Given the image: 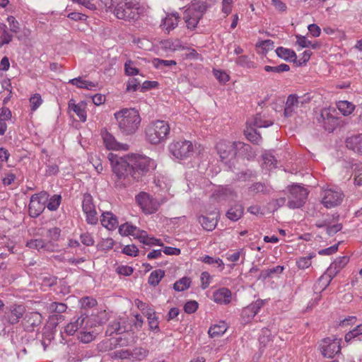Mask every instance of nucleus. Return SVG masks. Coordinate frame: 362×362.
<instances>
[{"mask_svg":"<svg viewBox=\"0 0 362 362\" xmlns=\"http://www.w3.org/2000/svg\"><path fill=\"white\" fill-rule=\"evenodd\" d=\"M251 148L250 145L242 141L221 140L216 145L221 160L228 165L233 164L238 156L250 151Z\"/></svg>","mask_w":362,"mask_h":362,"instance_id":"f257e3e1","label":"nucleus"},{"mask_svg":"<svg viewBox=\"0 0 362 362\" xmlns=\"http://www.w3.org/2000/svg\"><path fill=\"white\" fill-rule=\"evenodd\" d=\"M120 132L124 135L134 134L141 124V117L134 108H123L114 114Z\"/></svg>","mask_w":362,"mask_h":362,"instance_id":"f03ea898","label":"nucleus"},{"mask_svg":"<svg viewBox=\"0 0 362 362\" xmlns=\"http://www.w3.org/2000/svg\"><path fill=\"white\" fill-rule=\"evenodd\" d=\"M129 160L132 166V178L134 180L141 178L156 168V161L144 155L132 154L129 156Z\"/></svg>","mask_w":362,"mask_h":362,"instance_id":"7ed1b4c3","label":"nucleus"},{"mask_svg":"<svg viewBox=\"0 0 362 362\" xmlns=\"http://www.w3.org/2000/svg\"><path fill=\"white\" fill-rule=\"evenodd\" d=\"M170 129V126L165 121L152 122L145 129L146 140L151 144H159L167 139Z\"/></svg>","mask_w":362,"mask_h":362,"instance_id":"20e7f679","label":"nucleus"},{"mask_svg":"<svg viewBox=\"0 0 362 362\" xmlns=\"http://www.w3.org/2000/svg\"><path fill=\"white\" fill-rule=\"evenodd\" d=\"M119 233L122 236H133L138 239L141 243L146 245H158L162 246L163 244L160 239L149 236L146 231L140 230L130 223H125L119 227Z\"/></svg>","mask_w":362,"mask_h":362,"instance_id":"39448f33","label":"nucleus"},{"mask_svg":"<svg viewBox=\"0 0 362 362\" xmlns=\"http://www.w3.org/2000/svg\"><path fill=\"white\" fill-rule=\"evenodd\" d=\"M112 165V171L119 180L132 178V166L129 156L125 157L118 156L117 154L110 153L107 156Z\"/></svg>","mask_w":362,"mask_h":362,"instance_id":"423d86ee","label":"nucleus"},{"mask_svg":"<svg viewBox=\"0 0 362 362\" xmlns=\"http://www.w3.org/2000/svg\"><path fill=\"white\" fill-rule=\"evenodd\" d=\"M308 194V189L300 185L288 186L287 206L291 209L301 208L305 204Z\"/></svg>","mask_w":362,"mask_h":362,"instance_id":"0eeeda50","label":"nucleus"},{"mask_svg":"<svg viewBox=\"0 0 362 362\" xmlns=\"http://www.w3.org/2000/svg\"><path fill=\"white\" fill-rule=\"evenodd\" d=\"M141 11L139 4L132 1H121L115 7L114 13L119 19L131 21L139 19Z\"/></svg>","mask_w":362,"mask_h":362,"instance_id":"6e6552de","label":"nucleus"},{"mask_svg":"<svg viewBox=\"0 0 362 362\" xmlns=\"http://www.w3.org/2000/svg\"><path fill=\"white\" fill-rule=\"evenodd\" d=\"M170 153L177 160L190 158L194 153V145L190 141H173L168 146Z\"/></svg>","mask_w":362,"mask_h":362,"instance_id":"1a4fd4ad","label":"nucleus"},{"mask_svg":"<svg viewBox=\"0 0 362 362\" xmlns=\"http://www.w3.org/2000/svg\"><path fill=\"white\" fill-rule=\"evenodd\" d=\"M206 10L205 4H193L187 9H186L183 14V19L186 23L187 29L194 30L202 18L203 13Z\"/></svg>","mask_w":362,"mask_h":362,"instance_id":"9d476101","label":"nucleus"},{"mask_svg":"<svg viewBox=\"0 0 362 362\" xmlns=\"http://www.w3.org/2000/svg\"><path fill=\"white\" fill-rule=\"evenodd\" d=\"M322 203L327 209H331L340 205L344 194L341 189L335 186L327 187L322 192Z\"/></svg>","mask_w":362,"mask_h":362,"instance_id":"9b49d317","label":"nucleus"},{"mask_svg":"<svg viewBox=\"0 0 362 362\" xmlns=\"http://www.w3.org/2000/svg\"><path fill=\"white\" fill-rule=\"evenodd\" d=\"M341 339L327 337L323 339L320 344L321 354L324 357L332 358L341 351Z\"/></svg>","mask_w":362,"mask_h":362,"instance_id":"f8f14e48","label":"nucleus"},{"mask_svg":"<svg viewBox=\"0 0 362 362\" xmlns=\"http://www.w3.org/2000/svg\"><path fill=\"white\" fill-rule=\"evenodd\" d=\"M136 201L143 212L147 214L155 213L159 207L158 201L144 192H140L136 197Z\"/></svg>","mask_w":362,"mask_h":362,"instance_id":"ddd939ff","label":"nucleus"},{"mask_svg":"<svg viewBox=\"0 0 362 362\" xmlns=\"http://www.w3.org/2000/svg\"><path fill=\"white\" fill-rule=\"evenodd\" d=\"M334 112V110L324 108L317 118V122L323 126L325 130L329 132H332L338 125V118L332 113Z\"/></svg>","mask_w":362,"mask_h":362,"instance_id":"4468645a","label":"nucleus"},{"mask_svg":"<svg viewBox=\"0 0 362 362\" xmlns=\"http://www.w3.org/2000/svg\"><path fill=\"white\" fill-rule=\"evenodd\" d=\"M48 195L46 193L34 194L31 197L28 209L29 215L32 217L38 216L45 209V202Z\"/></svg>","mask_w":362,"mask_h":362,"instance_id":"2eb2a0df","label":"nucleus"},{"mask_svg":"<svg viewBox=\"0 0 362 362\" xmlns=\"http://www.w3.org/2000/svg\"><path fill=\"white\" fill-rule=\"evenodd\" d=\"M91 319L86 314H81L77 317H74L71 321L64 327V332L68 335H74L76 332H80L81 329H86V324L87 321H90Z\"/></svg>","mask_w":362,"mask_h":362,"instance_id":"dca6fc26","label":"nucleus"},{"mask_svg":"<svg viewBox=\"0 0 362 362\" xmlns=\"http://www.w3.org/2000/svg\"><path fill=\"white\" fill-rule=\"evenodd\" d=\"M91 319L86 314H81L77 317H74L71 321L64 327V332L68 335H74L76 332H80L81 329H86V324L87 321H90Z\"/></svg>","mask_w":362,"mask_h":362,"instance_id":"f3484780","label":"nucleus"},{"mask_svg":"<svg viewBox=\"0 0 362 362\" xmlns=\"http://www.w3.org/2000/svg\"><path fill=\"white\" fill-rule=\"evenodd\" d=\"M25 313V308L23 305H13L5 313L4 320L10 325L18 323Z\"/></svg>","mask_w":362,"mask_h":362,"instance_id":"a211bd4d","label":"nucleus"},{"mask_svg":"<svg viewBox=\"0 0 362 362\" xmlns=\"http://www.w3.org/2000/svg\"><path fill=\"white\" fill-rule=\"evenodd\" d=\"M101 136L104 145L109 150L127 151L129 149L128 144L118 142L115 136L107 130L102 131Z\"/></svg>","mask_w":362,"mask_h":362,"instance_id":"6ab92c4d","label":"nucleus"},{"mask_svg":"<svg viewBox=\"0 0 362 362\" xmlns=\"http://www.w3.org/2000/svg\"><path fill=\"white\" fill-rule=\"evenodd\" d=\"M264 305L262 300H257L244 308L241 313V318L244 323L250 322L253 317L259 313Z\"/></svg>","mask_w":362,"mask_h":362,"instance_id":"aec40b11","label":"nucleus"},{"mask_svg":"<svg viewBox=\"0 0 362 362\" xmlns=\"http://www.w3.org/2000/svg\"><path fill=\"white\" fill-rule=\"evenodd\" d=\"M85 327L86 329H81L78 333V339L82 343L87 344L95 339L98 332L93 329V323L91 320L90 322L87 321V324H86Z\"/></svg>","mask_w":362,"mask_h":362,"instance_id":"412c9836","label":"nucleus"},{"mask_svg":"<svg viewBox=\"0 0 362 362\" xmlns=\"http://www.w3.org/2000/svg\"><path fill=\"white\" fill-rule=\"evenodd\" d=\"M180 19V17L177 13H168L163 19L160 26L165 32L169 33L177 26Z\"/></svg>","mask_w":362,"mask_h":362,"instance_id":"4be33fe9","label":"nucleus"},{"mask_svg":"<svg viewBox=\"0 0 362 362\" xmlns=\"http://www.w3.org/2000/svg\"><path fill=\"white\" fill-rule=\"evenodd\" d=\"M26 246L30 249H35L38 251H49L54 250V245L51 242H46L45 240L32 239L27 242Z\"/></svg>","mask_w":362,"mask_h":362,"instance_id":"5701e85b","label":"nucleus"},{"mask_svg":"<svg viewBox=\"0 0 362 362\" xmlns=\"http://www.w3.org/2000/svg\"><path fill=\"white\" fill-rule=\"evenodd\" d=\"M300 105L299 98L296 94L289 95L287 98L285 108H284V116L290 117L293 115L296 112V109Z\"/></svg>","mask_w":362,"mask_h":362,"instance_id":"b1692460","label":"nucleus"},{"mask_svg":"<svg viewBox=\"0 0 362 362\" xmlns=\"http://www.w3.org/2000/svg\"><path fill=\"white\" fill-rule=\"evenodd\" d=\"M232 299L231 291L226 288H221L213 293V300L218 304H228Z\"/></svg>","mask_w":362,"mask_h":362,"instance_id":"393cba45","label":"nucleus"},{"mask_svg":"<svg viewBox=\"0 0 362 362\" xmlns=\"http://www.w3.org/2000/svg\"><path fill=\"white\" fill-rule=\"evenodd\" d=\"M345 143L349 149L362 155V134L348 137Z\"/></svg>","mask_w":362,"mask_h":362,"instance_id":"a878e982","label":"nucleus"},{"mask_svg":"<svg viewBox=\"0 0 362 362\" xmlns=\"http://www.w3.org/2000/svg\"><path fill=\"white\" fill-rule=\"evenodd\" d=\"M100 222L103 226L110 230L115 229L118 226L117 218L110 211L102 214Z\"/></svg>","mask_w":362,"mask_h":362,"instance_id":"bb28decb","label":"nucleus"},{"mask_svg":"<svg viewBox=\"0 0 362 362\" xmlns=\"http://www.w3.org/2000/svg\"><path fill=\"white\" fill-rule=\"evenodd\" d=\"M69 109L73 110L78 117L79 119L84 122L86 120V103L80 102L78 104L71 99L69 101Z\"/></svg>","mask_w":362,"mask_h":362,"instance_id":"cd10ccee","label":"nucleus"},{"mask_svg":"<svg viewBox=\"0 0 362 362\" xmlns=\"http://www.w3.org/2000/svg\"><path fill=\"white\" fill-rule=\"evenodd\" d=\"M341 269L336 267L333 262L329 265L326 272L321 276L319 281L327 287L332 280V279L339 272Z\"/></svg>","mask_w":362,"mask_h":362,"instance_id":"c85d7f7f","label":"nucleus"},{"mask_svg":"<svg viewBox=\"0 0 362 362\" xmlns=\"http://www.w3.org/2000/svg\"><path fill=\"white\" fill-rule=\"evenodd\" d=\"M272 124V121L265 119L261 114H257L247 122V125L254 128L268 127Z\"/></svg>","mask_w":362,"mask_h":362,"instance_id":"c756f323","label":"nucleus"},{"mask_svg":"<svg viewBox=\"0 0 362 362\" xmlns=\"http://www.w3.org/2000/svg\"><path fill=\"white\" fill-rule=\"evenodd\" d=\"M263 163L262 164V168L267 170L274 169L277 166V160L274 156L270 152H265L262 156Z\"/></svg>","mask_w":362,"mask_h":362,"instance_id":"7c9ffc66","label":"nucleus"},{"mask_svg":"<svg viewBox=\"0 0 362 362\" xmlns=\"http://www.w3.org/2000/svg\"><path fill=\"white\" fill-rule=\"evenodd\" d=\"M199 223L202 225L204 230L212 231L217 225L218 221L214 217H209L206 216H199L197 218Z\"/></svg>","mask_w":362,"mask_h":362,"instance_id":"2f4dec72","label":"nucleus"},{"mask_svg":"<svg viewBox=\"0 0 362 362\" xmlns=\"http://www.w3.org/2000/svg\"><path fill=\"white\" fill-rule=\"evenodd\" d=\"M244 134L247 140L254 144H259L262 141L261 134L257 132L256 129L247 125L244 130Z\"/></svg>","mask_w":362,"mask_h":362,"instance_id":"473e14b6","label":"nucleus"},{"mask_svg":"<svg viewBox=\"0 0 362 362\" xmlns=\"http://www.w3.org/2000/svg\"><path fill=\"white\" fill-rule=\"evenodd\" d=\"M243 211V206L241 204H236L228 210L226 216L230 220L236 221L242 217Z\"/></svg>","mask_w":362,"mask_h":362,"instance_id":"72a5a7b5","label":"nucleus"},{"mask_svg":"<svg viewBox=\"0 0 362 362\" xmlns=\"http://www.w3.org/2000/svg\"><path fill=\"white\" fill-rule=\"evenodd\" d=\"M13 40V35L11 34L6 24H0V47L9 44Z\"/></svg>","mask_w":362,"mask_h":362,"instance_id":"f704fd0d","label":"nucleus"},{"mask_svg":"<svg viewBox=\"0 0 362 362\" xmlns=\"http://www.w3.org/2000/svg\"><path fill=\"white\" fill-rule=\"evenodd\" d=\"M226 259L232 262H238L241 259L243 263L245 259V251L244 248L238 250L228 252L226 254Z\"/></svg>","mask_w":362,"mask_h":362,"instance_id":"c9c22d12","label":"nucleus"},{"mask_svg":"<svg viewBox=\"0 0 362 362\" xmlns=\"http://www.w3.org/2000/svg\"><path fill=\"white\" fill-rule=\"evenodd\" d=\"M200 260L209 265H214L219 271H223L224 269V263L219 257H214L209 255H204L200 258Z\"/></svg>","mask_w":362,"mask_h":362,"instance_id":"e433bc0d","label":"nucleus"},{"mask_svg":"<svg viewBox=\"0 0 362 362\" xmlns=\"http://www.w3.org/2000/svg\"><path fill=\"white\" fill-rule=\"evenodd\" d=\"M337 107L340 112L344 116L351 115L355 109V105L347 100L339 101L337 103Z\"/></svg>","mask_w":362,"mask_h":362,"instance_id":"4c0bfd02","label":"nucleus"},{"mask_svg":"<svg viewBox=\"0 0 362 362\" xmlns=\"http://www.w3.org/2000/svg\"><path fill=\"white\" fill-rule=\"evenodd\" d=\"M227 330V325L226 322H221L218 325L211 326L209 329V334L211 337H216L221 336Z\"/></svg>","mask_w":362,"mask_h":362,"instance_id":"58836bf2","label":"nucleus"},{"mask_svg":"<svg viewBox=\"0 0 362 362\" xmlns=\"http://www.w3.org/2000/svg\"><path fill=\"white\" fill-rule=\"evenodd\" d=\"M276 53L278 57L285 60H295L296 54L292 49L279 47L276 49Z\"/></svg>","mask_w":362,"mask_h":362,"instance_id":"ea45409f","label":"nucleus"},{"mask_svg":"<svg viewBox=\"0 0 362 362\" xmlns=\"http://www.w3.org/2000/svg\"><path fill=\"white\" fill-rule=\"evenodd\" d=\"M165 276V272L162 269H156L153 271L148 277V284L151 286H157L160 280Z\"/></svg>","mask_w":362,"mask_h":362,"instance_id":"a19ab883","label":"nucleus"},{"mask_svg":"<svg viewBox=\"0 0 362 362\" xmlns=\"http://www.w3.org/2000/svg\"><path fill=\"white\" fill-rule=\"evenodd\" d=\"M315 257L314 253L309 254L308 256L299 257L296 260V264L300 269H308L311 266L312 259Z\"/></svg>","mask_w":362,"mask_h":362,"instance_id":"79ce46f5","label":"nucleus"},{"mask_svg":"<svg viewBox=\"0 0 362 362\" xmlns=\"http://www.w3.org/2000/svg\"><path fill=\"white\" fill-rule=\"evenodd\" d=\"M250 190L254 192H262L269 194L271 192V187L269 182H255L250 187Z\"/></svg>","mask_w":362,"mask_h":362,"instance_id":"37998d69","label":"nucleus"},{"mask_svg":"<svg viewBox=\"0 0 362 362\" xmlns=\"http://www.w3.org/2000/svg\"><path fill=\"white\" fill-rule=\"evenodd\" d=\"M83 211L84 214L90 213V211L95 209V205L93 202V198L90 194H85L83 196V200L82 203Z\"/></svg>","mask_w":362,"mask_h":362,"instance_id":"c03bdc74","label":"nucleus"},{"mask_svg":"<svg viewBox=\"0 0 362 362\" xmlns=\"http://www.w3.org/2000/svg\"><path fill=\"white\" fill-rule=\"evenodd\" d=\"M144 315L147 317L149 327L152 330L158 329V322L154 312L152 309H148Z\"/></svg>","mask_w":362,"mask_h":362,"instance_id":"a18cd8bd","label":"nucleus"},{"mask_svg":"<svg viewBox=\"0 0 362 362\" xmlns=\"http://www.w3.org/2000/svg\"><path fill=\"white\" fill-rule=\"evenodd\" d=\"M191 284V280L188 277H183L176 281L173 285V288L177 291H183L187 289Z\"/></svg>","mask_w":362,"mask_h":362,"instance_id":"49530a36","label":"nucleus"},{"mask_svg":"<svg viewBox=\"0 0 362 362\" xmlns=\"http://www.w3.org/2000/svg\"><path fill=\"white\" fill-rule=\"evenodd\" d=\"M235 63L242 67L247 69H252L255 67L254 62H252L250 59V58L246 55H242L238 57L235 60Z\"/></svg>","mask_w":362,"mask_h":362,"instance_id":"de8ad7c7","label":"nucleus"},{"mask_svg":"<svg viewBox=\"0 0 362 362\" xmlns=\"http://www.w3.org/2000/svg\"><path fill=\"white\" fill-rule=\"evenodd\" d=\"M264 69L267 71V72H274V73H282V72H286V71H288L290 70V66L286 64H281L279 66H265L264 67Z\"/></svg>","mask_w":362,"mask_h":362,"instance_id":"09e8293b","label":"nucleus"},{"mask_svg":"<svg viewBox=\"0 0 362 362\" xmlns=\"http://www.w3.org/2000/svg\"><path fill=\"white\" fill-rule=\"evenodd\" d=\"M61 196L59 194H54L50 197L47 204V207L50 211H55L58 209L61 203Z\"/></svg>","mask_w":362,"mask_h":362,"instance_id":"8fccbe9b","label":"nucleus"},{"mask_svg":"<svg viewBox=\"0 0 362 362\" xmlns=\"http://www.w3.org/2000/svg\"><path fill=\"white\" fill-rule=\"evenodd\" d=\"M131 353L133 358L141 361L148 356V351L146 349L138 347L135 348Z\"/></svg>","mask_w":362,"mask_h":362,"instance_id":"3c124183","label":"nucleus"},{"mask_svg":"<svg viewBox=\"0 0 362 362\" xmlns=\"http://www.w3.org/2000/svg\"><path fill=\"white\" fill-rule=\"evenodd\" d=\"M361 334H362V324L358 325L354 329L346 333L344 339L346 342H350L353 339Z\"/></svg>","mask_w":362,"mask_h":362,"instance_id":"603ef678","label":"nucleus"},{"mask_svg":"<svg viewBox=\"0 0 362 362\" xmlns=\"http://www.w3.org/2000/svg\"><path fill=\"white\" fill-rule=\"evenodd\" d=\"M112 358L117 359H126L132 357V353L127 349H119L116 350L111 354Z\"/></svg>","mask_w":362,"mask_h":362,"instance_id":"864d4df0","label":"nucleus"},{"mask_svg":"<svg viewBox=\"0 0 362 362\" xmlns=\"http://www.w3.org/2000/svg\"><path fill=\"white\" fill-rule=\"evenodd\" d=\"M114 240L110 238L103 239L98 245V248L100 250H109L114 246Z\"/></svg>","mask_w":362,"mask_h":362,"instance_id":"5fc2aeb1","label":"nucleus"},{"mask_svg":"<svg viewBox=\"0 0 362 362\" xmlns=\"http://www.w3.org/2000/svg\"><path fill=\"white\" fill-rule=\"evenodd\" d=\"M25 319L30 322L32 326H36L40 322L41 315L38 313H30L25 315Z\"/></svg>","mask_w":362,"mask_h":362,"instance_id":"6e6d98bb","label":"nucleus"},{"mask_svg":"<svg viewBox=\"0 0 362 362\" xmlns=\"http://www.w3.org/2000/svg\"><path fill=\"white\" fill-rule=\"evenodd\" d=\"M66 305L62 303L53 302L49 305V309L52 313H62L66 311Z\"/></svg>","mask_w":362,"mask_h":362,"instance_id":"4d7b16f0","label":"nucleus"},{"mask_svg":"<svg viewBox=\"0 0 362 362\" xmlns=\"http://www.w3.org/2000/svg\"><path fill=\"white\" fill-rule=\"evenodd\" d=\"M32 111L36 110L42 104V100L40 94L36 93L30 98Z\"/></svg>","mask_w":362,"mask_h":362,"instance_id":"13d9d810","label":"nucleus"},{"mask_svg":"<svg viewBox=\"0 0 362 362\" xmlns=\"http://www.w3.org/2000/svg\"><path fill=\"white\" fill-rule=\"evenodd\" d=\"M124 69L126 74L129 76H134L139 74V69L134 66V62L131 60L125 62Z\"/></svg>","mask_w":362,"mask_h":362,"instance_id":"bf43d9fd","label":"nucleus"},{"mask_svg":"<svg viewBox=\"0 0 362 362\" xmlns=\"http://www.w3.org/2000/svg\"><path fill=\"white\" fill-rule=\"evenodd\" d=\"M81 305L83 308H93L97 305L95 299L91 297H83L80 300Z\"/></svg>","mask_w":362,"mask_h":362,"instance_id":"052dcab7","label":"nucleus"},{"mask_svg":"<svg viewBox=\"0 0 362 362\" xmlns=\"http://www.w3.org/2000/svg\"><path fill=\"white\" fill-rule=\"evenodd\" d=\"M124 331L125 329L121 327L120 322L117 321L111 322L107 329V332H110V334H112L114 332L121 334Z\"/></svg>","mask_w":362,"mask_h":362,"instance_id":"680f3d73","label":"nucleus"},{"mask_svg":"<svg viewBox=\"0 0 362 362\" xmlns=\"http://www.w3.org/2000/svg\"><path fill=\"white\" fill-rule=\"evenodd\" d=\"M141 81L135 78H130L127 85V91H136L139 88H141V86L140 85Z\"/></svg>","mask_w":362,"mask_h":362,"instance_id":"e2e57ef3","label":"nucleus"},{"mask_svg":"<svg viewBox=\"0 0 362 362\" xmlns=\"http://www.w3.org/2000/svg\"><path fill=\"white\" fill-rule=\"evenodd\" d=\"M354 181H362V163L353 165Z\"/></svg>","mask_w":362,"mask_h":362,"instance_id":"0e129e2a","label":"nucleus"},{"mask_svg":"<svg viewBox=\"0 0 362 362\" xmlns=\"http://www.w3.org/2000/svg\"><path fill=\"white\" fill-rule=\"evenodd\" d=\"M81 243L86 246H92L94 245V239L93 235L88 233H83L80 236Z\"/></svg>","mask_w":362,"mask_h":362,"instance_id":"69168bd1","label":"nucleus"},{"mask_svg":"<svg viewBox=\"0 0 362 362\" xmlns=\"http://www.w3.org/2000/svg\"><path fill=\"white\" fill-rule=\"evenodd\" d=\"M7 21L9 24L10 30L13 33H18L20 31L18 22L13 16H8Z\"/></svg>","mask_w":362,"mask_h":362,"instance_id":"338daca9","label":"nucleus"},{"mask_svg":"<svg viewBox=\"0 0 362 362\" xmlns=\"http://www.w3.org/2000/svg\"><path fill=\"white\" fill-rule=\"evenodd\" d=\"M122 252L127 255L136 257L138 255L139 250L134 245H129L123 248Z\"/></svg>","mask_w":362,"mask_h":362,"instance_id":"774afa93","label":"nucleus"}]
</instances>
